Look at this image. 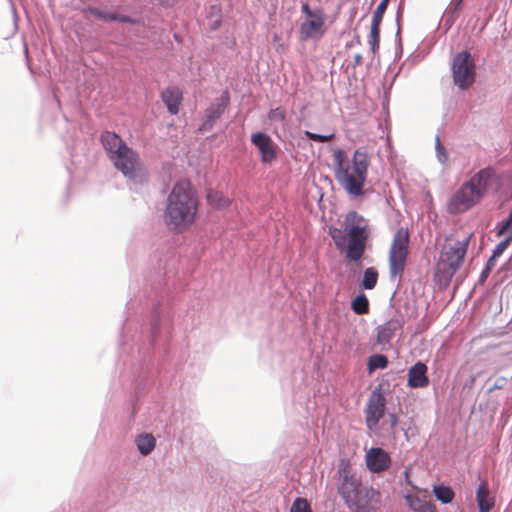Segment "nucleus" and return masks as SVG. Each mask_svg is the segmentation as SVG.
<instances>
[{
	"label": "nucleus",
	"instance_id": "1",
	"mask_svg": "<svg viewBox=\"0 0 512 512\" xmlns=\"http://www.w3.org/2000/svg\"><path fill=\"white\" fill-rule=\"evenodd\" d=\"M337 492L350 512H376L381 504V493L365 485L353 464L341 459L334 474Z\"/></svg>",
	"mask_w": 512,
	"mask_h": 512
},
{
	"label": "nucleus",
	"instance_id": "2",
	"mask_svg": "<svg viewBox=\"0 0 512 512\" xmlns=\"http://www.w3.org/2000/svg\"><path fill=\"white\" fill-rule=\"evenodd\" d=\"M196 191L187 180L177 182L167 198L164 220L172 231L182 233L196 220L198 213Z\"/></svg>",
	"mask_w": 512,
	"mask_h": 512
},
{
	"label": "nucleus",
	"instance_id": "3",
	"mask_svg": "<svg viewBox=\"0 0 512 512\" xmlns=\"http://www.w3.org/2000/svg\"><path fill=\"white\" fill-rule=\"evenodd\" d=\"M333 162L334 176L340 187L350 196H363L370 166V156L366 149H356L351 160L344 150L336 149L333 152Z\"/></svg>",
	"mask_w": 512,
	"mask_h": 512
},
{
	"label": "nucleus",
	"instance_id": "4",
	"mask_svg": "<svg viewBox=\"0 0 512 512\" xmlns=\"http://www.w3.org/2000/svg\"><path fill=\"white\" fill-rule=\"evenodd\" d=\"M329 234L346 260L357 262L364 256L367 247L369 223L358 212L350 211L344 217L342 228L331 227Z\"/></svg>",
	"mask_w": 512,
	"mask_h": 512
},
{
	"label": "nucleus",
	"instance_id": "5",
	"mask_svg": "<svg viewBox=\"0 0 512 512\" xmlns=\"http://www.w3.org/2000/svg\"><path fill=\"white\" fill-rule=\"evenodd\" d=\"M472 237V232L455 231L445 239L435 273L440 284L447 286L462 267Z\"/></svg>",
	"mask_w": 512,
	"mask_h": 512
},
{
	"label": "nucleus",
	"instance_id": "6",
	"mask_svg": "<svg viewBox=\"0 0 512 512\" xmlns=\"http://www.w3.org/2000/svg\"><path fill=\"white\" fill-rule=\"evenodd\" d=\"M491 177V170L482 169L463 183L448 201L449 213H463L479 203L487 192Z\"/></svg>",
	"mask_w": 512,
	"mask_h": 512
},
{
	"label": "nucleus",
	"instance_id": "7",
	"mask_svg": "<svg viewBox=\"0 0 512 512\" xmlns=\"http://www.w3.org/2000/svg\"><path fill=\"white\" fill-rule=\"evenodd\" d=\"M101 142L114 166L125 176L134 178L136 171L140 168L136 152L128 147L122 138L114 132H103Z\"/></svg>",
	"mask_w": 512,
	"mask_h": 512
},
{
	"label": "nucleus",
	"instance_id": "8",
	"mask_svg": "<svg viewBox=\"0 0 512 512\" xmlns=\"http://www.w3.org/2000/svg\"><path fill=\"white\" fill-rule=\"evenodd\" d=\"M410 234L407 228H399L389 249V274L401 278L409 255Z\"/></svg>",
	"mask_w": 512,
	"mask_h": 512
},
{
	"label": "nucleus",
	"instance_id": "9",
	"mask_svg": "<svg viewBox=\"0 0 512 512\" xmlns=\"http://www.w3.org/2000/svg\"><path fill=\"white\" fill-rule=\"evenodd\" d=\"M452 76L454 84L462 89H468L475 81V63L468 51L457 53L452 61Z\"/></svg>",
	"mask_w": 512,
	"mask_h": 512
},
{
	"label": "nucleus",
	"instance_id": "10",
	"mask_svg": "<svg viewBox=\"0 0 512 512\" xmlns=\"http://www.w3.org/2000/svg\"><path fill=\"white\" fill-rule=\"evenodd\" d=\"M386 408V399L380 391H373L365 408V422L369 430H375Z\"/></svg>",
	"mask_w": 512,
	"mask_h": 512
},
{
	"label": "nucleus",
	"instance_id": "11",
	"mask_svg": "<svg viewBox=\"0 0 512 512\" xmlns=\"http://www.w3.org/2000/svg\"><path fill=\"white\" fill-rule=\"evenodd\" d=\"M230 102L229 93L223 92L222 95L209 105L205 110L204 121L200 127L202 131H209L213 128L215 122L223 115Z\"/></svg>",
	"mask_w": 512,
	"mask_h": 512
},
{
	"label": "nucleus",
	"instance_id": "12",
	"mask_svg": "<svg viewBox=\"0 0 512 512\" xmlns=\"http://www.w3.org/2000/svg\"><path fill=\"white\" fill-rule=\"evenodd\" d=\"M325 15L324 12L320 9L316 10V14L314 17L307 18L300 25V35L301 39H313V38H321L325 34Z\"/></svg>",
	"mask_w": 512,
	"mask_h": 512
},
{
	"label": "nucleus",
	"instance_id": "13",
	"mask_svg": "<svg viewBox=\"0 0 512 512\" xmlns=\"http://www.w3.org/2000/svg\"><path fill=\"white\" fill-rule=\"evenodd\" d=\"M251 142L258 148L263 163L270 164L276 160V148L270 136L262 132H256L252 134Z\"/></svg>",
	"mask_w": 512,
	"mask_h": 512
},
{
	"label": "nucleus",
	"instance_id": "14",
	"mask_svg": "<svg viewBox=\"0 0 512 512\" xmlns=\"http://www.w3.org/2000/svg\"><path fill=\"white\" fill-rule=\"evenodd\" d=\"M367 468L373 473H380L387 470L391 464V458L381 448H370L365 456Z\"/></svg>",
	"mask_w": 512,
	"mask_h": 512
},
{
	"label": "nucleus",
	"instance_id": "15",
	"mask_svg": "<svg viewBox=\"0 0 512 512\" xmlns=\"http://www.w3.org/2000/svg\"><path fill=\"white\" fill-rule=\"evenodd\" d=\"M427 366L423 362H417L408 370V385L412 388H424L429 384Z\"/></svg>",
	"mask_w": 512,
	"mask_h": 512
},
{
	"label": "nucleus",
	"instance_id": "16",
	"mask_svg": "<svg viewBox=\"0 0 512 512\" xmlns=\"http://www.w3.org/2000/svg\"><path fill=\"white\" fill-rule=\"evenodd\" d=\"M161 99L172 115H175L179 112V106L182 102V92L179 88L167 87L164 91H162Z\"/></svg>",
	"mask_w": 512,
	"mask_h": 512
},
{
	"label": "nucleus",
	"instance_id": "17",
	"mask_svg": "<svg viewBox=\"0 0 512 512\" xmlns=\"http://www.w3.org/2000/svg\"><path fill=\"white\" fill-rule=\"evenodd\" d=\"M476 500L479 507V512H490L494 506V499L489 496L488 484L483 481L478 486L476 491Z\"/></svg>",
	"mask_w": 512,
	"mask_h": 512
},
{
	"label": "nucleus",
	"instance_id": "18",
	"mask_svg": "<svg viewBox=\"0 0 512 512\" xmlns=\"http://www.w3.org/2000/svg\"><path fill=\"white\" fill-rule=\"evenodd\" d=\"M400 328L398 320L391 319L380 326L377 331V340L380 344L388 343L395 332Z\"/></svg>",
	"mask_w": 512,
	"mask_h": 512
},
{
	"label": "nucleus",
	"instance_id": "19",
	"mask_svg": "<svg viewBox=\"0 0 512 512\" xmlns=\"http://www.w3.org/2000/svg\"><path fill=\"white\" fill-rule=\"evenodd\" d=\"M206 198L208 204L215 209L226 208L230 204L229 199L220 191L209 190Z\"/></svg>",
	"mask_w": 512,
	"mask_h": 512
},
{
	"label": "nucleus",
	"instance_id": "20",
	"mask_svg": "<svg viewBox=\"0 0 512 512\" xmlns=\"http://www.w3.org/2000/svg\"><path fill=\"white\" fill-rule=\"evenodd\" d=\"M155 442V438L151 434H143L136 439L137 447L143 455H148L154 449Z\"/></svg>",
	"mask_w": 512,
	"mask_h": 512
},
{
	"label": "nucleus",
	"instance_id": "21",
	"mask_svg": "<svg viewBox=\"0 0 512 512\" xmlns=\"http://www.w3.org/2000/svg\"><path fill=\"white\" fill-rule=\"evenodd\" d=\"M433 492L435 494V497L445 504L451 503L455 496L453 489L449 486L444 485L434 486Z\"/></svg>",
	"mask_w": 512,
	"mask_h": 512
},
{
	"label": "nucleus",
	"instance_id": "22",
	"mask_svg": "<svg viewBox=\"0 0 512 512\" xmlns=\"http://www.w3.org/2000/svg\"><path fill=\"white\" fill-rule=\"evenodd\" d=\"M380 25V23L371 22L368 43L373 54L377 53L380 45Z\"/></svg>",
	"mask_w": 512,
	"mask_h": 512
},
{
	"label": "nucleus",
	"instance_id": "23",
	"mask_svg": "<svg viewBox=\"0 0 512 512\" xmlns=\"http://www.w3.org/2000/svg\"><path fill=\"white\" fill-rule=\"evenodd\" d=\"M378 281V272L374 267H369L364 271L362 286L367 290L375 288Z\"/></svg>",
	"mask_w": 512,
	"mask_h": 512
},
{
	"label": "nucleus",
	"instance_id": "24",
	"mask_svg": "<svg viewBox=\"0 0 512 512\" xmlns=\"http://www.w3.org/2000/svg\"><path fill=\"white\" fill-rule=\"evenodd\" d=\"M351 307L358 315L367 314L369 312V301L364 294H361L352 301Z\"/></svg>",
	"mask_w": 512,
	"mask_h": 512
},
{
	"label": "nucleus",
	"instance_id": "25",
	"mask_svg": "<svg viewBox=\"0 0 512 512\" xmlns=\"http://www.w3.org/2000/svg\"><path fill=\"white\" fill-rule=\"evenodd\" d=\"M405 499H406L409 507L414 512H419V511L425 509L426 506L431 505V503H429L425 500H422L417 495H407V496H405Z\"/></svg>",
	"mask_w": 512,
	"mask_h": 512
},
{
	"label": "nucleus",
	"instance_id": "26",
	"mask_svg": "<svg viewBox=\"0 0 512 512\" xmlns=\"http://www.w3.org/2000/svg\"><path fill=\"white\" fill-rule=\"evenodd\" d=\"M387 366H388V359L384 355H381V354L373 355L369 359L370 370H374L377 368L384 369Z\"/></svg>",
	"mask_w": 512,
	"mask_h": 512
},
{
	"label": "nucleus",
	"instance_id": "27",
	"mask_svg": "<svg viewBox=\"0 0 512 512\" xmlns=\"http://www.w3.org/2000/svg\"><path fill=\"white\" fill-rule=\"evenodd\" d=\"M290 512H312V509L307 499L299 497L294 500Z\"/></svg>",
	"mask_w": 512,
	"mask_h": 512
},
{
	"label": "nucleus",
	"instance_id": "28",
	"mask_svg": "<svg viewBox=\"0 0 512 512\" xmlns=\"http://www.w3.org/2000/svg\"><path fill=\"white\" fill-rule=\"evenodd\" d=\"M268 118L272 122H284L286 119V112L283 108L277 107L269 111Z\"/></svg>",
	"mask_w": 512,
	"mask_h": 512
},
{
	"label": "nucleus",
	"instance_id": "29",
	"mask_svg": "<svg viewBox=\"0 0 512 512\" xmlns=\"http://www.w3.org/2000/svg\"><path fill=\"white\" fill-rule=\"evenodd\" d=\"M305 136L308 139L316 141V142H328V141L333 140L334 137H335L334 134L321 135V134L313 133V132H310V131H305Z\"/></svg>",
	"mask_w": 512,
	"mask_h": 512
},
{
	"label": "nucleus",
	"instance_id": "30",
	"mask_svg": "<svg viewBox=\"0 0 512 512\" xmlns=\"http://www.w3.org/2000/svg\"><path fill=\"white\" fill-rule=\"evenodd\" d=\"M511 241H512V235L510 234L503 241H501L500 243L497 244L492 255H494V257H496V258L500 257L503 254V252L506 250V248L509 246Z\"/></svg>",
	"mask_w": 512,
	"mask_h": 512
},
{
	"label": "nucleus",
	"instance_id": "31",
	"mask_svg": "<svg viewBox=\"0 0 512 512\" xmlns=\"http://www.w3.org/2000/svg\"><path fill=\"white\" fill-rule=\"evenodd\" d=\"M388 4L384 2H380L377 8L375 9L372 17V22L380 23L382 22L383 15L387 9Z\"/></svg>",
	"mask_w": 512,
	"mask_h": 512
},
{
	"label": "nucleus",
	"instance_id": "32",
	"mask_svg": "<svg viewBox=\"0 0 512 512\" xmlns=\"http://www.w3.org/2000/svg\"><path fill=\"white\" fill-rule=\"evenodd\" d=\"M91 14L98 19L110 21V17H113V13L110 12H102L101 10L94 8L91 9Z\"/></svg>",
	"mask_w": 512,
	"mask_h": 512
},
{
	"label": "nucleus",
	"instance_id": "33",
	"mask_svg": "<svg viewBox=\"0 0 512 512\" xmlns=\"http://www.w3.org/2000/svg\"><path fill=\"white\" fill-rule=\"evenodd\" d=\"M508 379L506 377H499L494 385L489 389V392L495 390V389H502L507 384Z\"/></svg>",
	"mask_w": 512,
	"mask_h": 512
},
{
	"label": "nucleus",
	"instance_id": "34",
	"mask_svg": "<svg viewBox=\"0 0 512 512\" xmlns=\"http://www.w3.org/2000/svg\"><path fill=\"white\" fill-rule=\"evenodd\" d=\"M110 21H118L123 23H134V20L125 15H118L113 13V17H110Z\"/></svg>",
	"mask_w": 512,
	"mask_h": 512
},
{
	"label": "nucleus",
	"instance_id": "35",
	"mask_svg": "<svg viewBox=\"0 0 512 512\" xmlns=\"http://www.w3.org/2000/svg\"><path fill=\"white\" fill-rule=\"evenodd\" d=\"M436 147H437V151H438L439 160L441 162H445L447 160V155L442 151L443 148L441 146L439 137H437V139H436Z\"/></svg>",
	"mask_w": 512,
	"mask_h": 512
},
{
	"label": "nucleus",
	"instance_id": "36",
	"mask_svg": "<svg viewBox=\"0 0 512 512\" xmlns=\"http://www.w3.org/2000/svg\"><path fill=\"white\" fill-rule=\"evenodd\" d=\"M301 10L307 18L314 17V15L316 14V10H311L307 3L302 4Z\"/></svg>",
	"mask_w": 512,
	"mask_h": 512
},
{
	"label": "nucleus",
	"instance_id": "37",
	"mask_svg": "<svg viewBox=\"0 0 512 512\" xmlns=\"http://www.w3.org/2000/svg\"><path fill=\"white\" fill-rule=\"evenodd\" d=\"M496 257H494V255H492L488 261H487V264H486V271H491V269L494 267L495 265V262H496Z\"/></svg>",
	"mask_w": 512,
	"mask_h": 512
},
{
	"label": "nucleus",
	"instance_id": "38",
	"mask_svg": "<svg viewBox=\"0 0 512 512\" xmlns=\"http://www.w3.org/2000/svg\"><path fill=\"white\" fill-rule=\"evenodd\" d=\"M389 420L391 428H394L398 423V417L395 414H390Z\"/></svg>",
	"mask_w": 512,
	"mask_h": 512
},
{
	"label": "nucleus",
	"instance_id": "39",
	"mask_svg": "<svg viewBox=\"0 0 512 512\" xmlns=\"http://www.w3.org/2000/svg\"><path fill=\"white\" fill-rule=\"evenodd\" d=\"M362 62H363V57H362V55H361V54H356V55L354 56V65H355V66H359V65H361V64H362Z\"/></svg>",
	"mask_w": 512,
	"mask_h": 512
},
{
	"label": "nucleus",
	"instance_id": "40",
	"mask_svg": "<svg viewBox=\"0 0 512 512\" xmlns=\"http://www.w3.org/2000/svg\"><path fill=\"white\" fill-rule=\"evenodd\" d=\"M462 2H463V0H453V5H454V10L455 11L460 9Z\"/></svg>",
	"mask_w": 512,
	"mask_h": 512
},
{
	"label": "nucleus",
	"instance_id": "41",
	"mask_svg": "<svg viewBox=\"0 0 512 512\" xmlns=\"http://www.w3.org/2000/svg\"><path fill=\"white\" fill-rule=\"evenodd\" d=\"M490 271H486V269L481 274V279H485Z\"/></svg>",
	"mask_w": 512,
	"mask_h": 512
},
{
	"label": "nucleus",
	"instance_id": "42",
	"mask_svg": "<svg viewBox=\"0 0 512 512\" xmlns=\"http://www.w3.org/2000/svg\"><path fill=\"white\" fill-rule=\"evenodd\" d=\"M381 1H382V2H384V3L389 4V1H390V0H381Z\"/></svg>",
	"mask_w": 512,
	"mask_h": 512
}]
</instances>
